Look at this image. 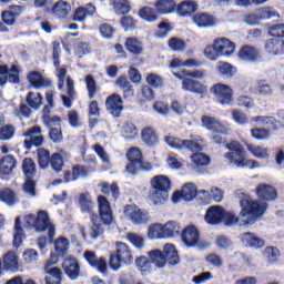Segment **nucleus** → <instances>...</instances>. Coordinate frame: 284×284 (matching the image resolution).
<instances>
[{"label":"nucleus","instance_id":"4468645a","mask_svg":"<svg viewBox=\"0 0 284 284\" xmlns=\"http://www.w3.org/2000/svg\"><path fill=\"white\" fill-rule=\"evenodd\" d=\"M239 59L241 61H246L247 63H258L263 61V52L256 47L244 45L237 52Z\"/></svg>","mask_w":284,"mask_h":284},{"label":"nucleus","instance_id":"aec40b11","mask_svg":"<svg viewBox=\"0 0 284 284\" xmlns=\"http://www.w3.org/2000/svg\"><path fill=\"white\" fill-rule=\"evenodd\" d=\"M182 90H184V92H191L192 94H207V85L187 75L183 79Z\"/></svg>","mask_w":284,"mask_h":284},{"label":"nucleus","instance_id":"9b49d317","mask_svg":"<svg viewBox=\"0 0 284 284\" xmlns=\"http://www.w3.org/2000/svg\"><path fill=\"white\" fill-rule=\"evenodd\" d=\"M164 141L173 150H191V152H199L201 150V144L194 140H183L174 135H169L164 138Z\"/></svg>","mask_w":284,"mask_h":284},{"label":"nucleus","instance_id":"bb28decb","mask_svg":"<svg viewBox=\"0 0 284 284\" xmlns=\"http://www.w3.org/2000/svg\"><path fill=\"white\" fill-rule=\"evenodd\" d=\"M225 209L221 206H211L206 211L205 222L209 225H221L223 223V213Z\"/></svg>","mask_w":284,"mask_h":284},{"label":"nucleus","instance_id":"e433bc0d","mask_svg":"<svg viewBox=\"0 0 284 284\" xmlns=\"http://www.w3.org/2000/svg\"><path fill=\"white\" fill-rule=\"evenodd\" d=\"M217 74H220V77H223V79H232V77H234V74H236L237 69L236 67L230 64V62H219L217 63Z\"/></svg>","mask_w":284,"mask_h":284},{"label":"nucleus","instance_id":"c756f323","mask_svg":"<svg viewBox=\"0 0 284 284\" xmlns=\"http://www.w3.org/2000/svg\"><path fill=\"white\" fill-rule=\"evenodd\" d=\"M192 21L197 28H214L216 26V18L205 12L193 16Z\"/></svg>","mask_w":284,"mask_h":284},{"label":"nucleus","instance_id":"13d9d810","mask_svg":"<svg viewBox=\"0 0 284 284\" xmlns=\"http://www.w3.org/2000/svg\"><path fill=\"white\" fill-rule=\"evenodd\" d=\"M255 91L257 94H261V97H272V85H270L265 80L257 81Z\"/></svg>","mask_w":284,"mask_h":284},{"label":"nucleus","instance_id":"39448f33","mask_svg":"<svg viewBox=\"0 0 284 284\" xmlns=\"http://www.w3.org/2000/svg\"><path fill=\"white\" fill-rule=\"evenodd\" d=\"M150 201L153 205H163L170 199L171 182L168 175H155L150 181Z\"/></svg>","mask_w":284,"mask_h":284},{"label":"nucleus","instance_id":"72a5a7b5","mask_svg":"<svg viewBox=\"0 0 284 284\" xmlns=\"http://www.w3.org/2000/svg\"><path fill=\"white\" fill-rule=\"evenodd\" d=\"M72 10V7L70 6V2H65L63 0L58 1L53 8L52 12L58 19H68V16L70 14Z\"/></svg>","mask_w":284,"mask_h":284},{"label":"nucleus","instance_id":"680f3d73","mask_svg":"<svg viewBox=\"0 0 284 284\" xmlns=\"http://www.w3.org/2000/svg\"><path fill=\"white\" fill-rule=\"evenodd\" d=\"M166 165L170 170H181L183 168V160L179 155L170 154L166 158Z\"/></svg>","mask_w":284,"mask_h":284},{"label":"nucleus","instance_id":"ddd939ff","mask_svg":"<svg viewBox=\"0 0 284 284\" xmlns=\"http://www.w3.org/2000/svg\"><path fill=\"white\" fill-rule=\"evenodd\" d=\"M62 268L70 281H77L81 276V265L79 260L74 256H67L63 258Z\"/></svg>","mask_w":284,"mask_h":284},{"label":"nucleus","instance_id":"5701e85b","mask_svg":"<svg viewBox=\"0 0 284 284\" xmlns=\"http://www.w3.org/2000/svg\"><path fill=\"white\" fill-rule=\"evenodd\" d=\"M61 52V49L59 48L58 42L53 43V61L54 65L57 68V77L59 79L58 88L60 90H63V85L65 83V74H68V69L63 65H59V53Z\"/></svg>","mask_w":284,"mask_h":284},{"label":"nucleus","instance_id":"4c0bfd02","mask_svg":"<svg viewBox=\"0 0 284 284\" xmlns=\"http://www.w3.org/2000/svg\"><path fill=\"white\" fill-rule=\"evenodd\" d=\"M142 141L145 143V145L154 146L156 143H159V135L156 134V131L154 129L146 126L142 130Z\"/></svg>","mask_w":284,"mask_h":284},{"label":"nucleus","instance_id":"3c124183","mask_svg":"<svg viewBox=\"0 0 284 284\" xmlns=\"http://www.w3.org/2000/svg\"><path fill=\"white\" fill-rule=\"evenodd\" d=\"M79 176H85V168H83V166H73L72 172L67 171L64 173V181H65V183H70L71 181H74L75 179H79Z\"/></svg>","mask_w":284,"mask_h":284},{"label":"nucleus","instance_id":"4d7b16f0","mask_svg":"<svg viewBox=\"0 0 284 284\" xmlns=\"http://www.w3.org/2000/svg\"><path fill=\"white\" fill-rule=\"evenodd\" d=\"M0 201L7 205H14V203H17V195L14 192H12V190L4 189L0 191Z\"/></svg>","mask_w":284,"mask_h":284},{"label":"nucleus","instance_id":"de8ad7c7","mask_svg":"<svg viewBox=\"0 0 284 284\" xmlns=\"http://www.w3.org/2000/svg\"><path fill=\"white\" fill-rule=\"evenodd\" d=\"M42 101L43 98L41 97V93L29 92L27 95V103L32 110H39V108H41Z\"/></svg>","mask_w":284,"mask_h":284},{"label":"nucleus","instance_id":"412c9836","mask_svg":"<svg viewBox=\"0 0 284 284\" xmlns=\"http://www.w3.org/2000/svg\"><path fill=\"white\" fill-rule=\"evenodd\" d=\"M19 83V68L12 65L8 69V65L0 67V85L3 87L6 83Z\"/></svg>","mask_w":284,"mask_h":284},{"label":"nucleus","instance_id":"774afa93","mask_svg":"<svg viewBox=\"0 0 284 284\" xmlns=\"http://www.w3.org/2000/svg\"><path fill=\"white\" fill-rule=\"evenodd\" d=\"M268 34H270V37H273L274 39H281V37L284 38V23L275 24V26L268 28Z\"/></svg>","mask_w":284,"mask_h":284},{"label":"nucleus","instance_id":"5fc2aeb1","mask_svg":"<svg viewBox=\"0 0 284 284\" xmlns=\"http://www.w3.org/2000/svg\"><path fill=\"white\" fill-rule=\"evenodd\" d=\"M126 239L136 250H143L145 247V240L138 233H128Z\"/></svg>","mask_w":284,"mask_h":284},{"label":"nucleus","instance_id":"f8f14e48","mask_svg":"<svg viewBox=\"0 0 284 284\" xmlns=\"http://www.w3.org/2000/svg\"><path fill=\"white\" fill-rule=\"evenodd\" d=\"M124 216L130 219L134 225H145L150 221V213L148 211H141L136 205L124 206Z\"/></svg>","mask_w":284,"mask_h":284},{"label":"nucleus","instance_id":"a878e982","mask_svg":"<svg viewBox=\"0 0 284 284\" xmlns=\"http://www.w3.org/2000/svg\"><path fill=\"white\" fill-rule=\"evenodd\" d=\"M98 206L100 212V219H102L105 225H110L112 223V209L110 207V202L105 196H98Z\"/></svg>","mask_w":284,"mask_h":284},{"label":"nucleus","instance_id":"49530a36","mask_svg":"<svg viewBox=\"0 0 284 284\" xmlns=\"http://www.w3.org/2000/svg\"><path fill=\"white\" fill-rule=\"evenodd\" d=\"M111 6L116 14H128L130 12V1L128 0H111Z\"/></svg>","mask_w":284,"mask_h":284},{"label":"nucleus","instance_id":"423d86ee","mask_svg":"<svg viewBox=\"0 0 284 284\" xmlns=\"http://www.w3.org/2000/svg\"><path fill=\"white\" fill-rule=\"evenodd\" d=\"M28 227H34L36 232H48L49 241L54 239V224L50 221V216L45 211H39L38 215L30 214L26 217Z\"/></svg>","mask_w":284,"mask_h":284},{"label":"nucleus","instance_id":"603ef678","mask_svg":"<svg viewBox=\"0 0 284 284\" xmlns=\"http://www.w3.org/2000/svg\"><path fill=\"white\" fill-rule=\"evenodd\" d=\"M257 14L260 17V21H267L270 19H274L278 17V12L271 7H263L257 10Z\"/></svg>","mask_w":284,"mask_h":284},{"label":"nucleus","instance_id":"2f4dec72","mask_svg":"<svg viewBox=\"0 0 284 284\" xmlns=\"http://www.w3.org/2000/svg\"><path fill=\"white\" fill-rule=\"evenodd\" d=\"M241 241L247 247H254L255 250H261V247L265 246V241L254 233H245L241 235Z\"/></svg>","mask_w":284,"mask_h":284},{"label":"nucleus","instance_id":"7ed1b4c3","mask_svg":"<svg viewBox=\"0 0 284 284\" xmlns=\"http://www.w3.org/2000/svg\"><path fill=\"white\" fill-rule=\"evenodd\" d=\"M69 250L70 240L67 237L61 236L54 241V248L44 265V274H47L44 277L45 284H61L63 272H61V268L57 266L52 267V265H57L59 260L63 258V256L68 254Z\"/></svg>","mask_w":284,"mask_h":284},{"label":"nucleus","instance_id":"a19ab883","mask_svg":"<svg viewBox=\"0 0 284 284\" xmlns=\"http://www.w3.org/2000/svg\"><path fill=\"white\" fill-rule=\"evenodd\" d=\"M246 150L255 156V159H270V150L256 144H246Z\"/></svg>","mask_w":284,"mask_h":284},{"label":"nucleus","instance_id":"052dcab7","mask_svg":"<svg viewBox=\"0 0 284 284\" xmlns=\"http://www.w3.org/2000/svg\"><path fill=\"white\" fill-rule=\"evenodd\" d=\"M139 16L143 19V21H146L148 23H153L156 21V13L154 12V9L150 7L140 9Z\"/></svg>","mask_w":284,"mask_h":284},{"label":"nucleus","instance_id":"e2e57ef3","mask_svg":"<svg viewBox=\"0 0 284 284\" xmlns=\"http://www.w3.org/2000/svg\"><path fill=\"white\" fill-rule=\"evenodd\" d=\"M97 215H92L91 221H92V226L90 230V236L91 239H99V236L103 235V226H101V224H97Z\"/></svg>","mask_w":284,"mask_h":284},{"label":"nucleus","instance_id":"f3484780","mask_svg":"<svg viewBox=\"0 0 284 284\" xmlns=\"http://www.w3.org/2000/svg\"><path fill=\"white\" fill-rule=\"evenodd\" d=\"M105 108L109 114L119 118L123 112V99L118 93H113L106 98Z\"/></svg>","mask_w":284,"mask_h":284},{"label":"nucleus","instance_id":"c85d7f7f","mask_svg":"<svg viewBox=\"0 0 284 284\" xmlns=\"http://www.w3.org/2000/svg\"><path fill=\"white\" fill-rule=\"evenodd\" d=\"M129 163L126 164L125 171L129 174H134V169L136 168V163L143 159V154L139 148H131L126 153Z\"/></svg>","mask_w":284,"mask_h":284},{"label":"nucleus","instance_id":"4be33fe9","mask_svg":"<svg viewBox=\"0 0 284 284\" xmlns=\"http://www.w3.org/2000/svg\"><path fill=\"white\" fill-rule=\"evenodd\" d=\"M214 43L220 57H232L236 50L234 42L227 38H217Z\"/></svg>","mask_w":284,"mask_h":284},{"label":"nucleus","instance_id":"79ce46f5","mask_svg":"<svg viewBox=\"0 0 284 284\" xmlns=\"http://www.w3.org/2000/svg\"><path fill=\"white\" fill-rule=\"evenodd\" d=\"M3 263L4 267L11 270V272H17V270H19V257L14 252L7 253L3 257Z\"/></svg>","mask_w":284,"mask_h":284},{"label":"nucleus","instance_id":"338daca9","mask_svg":"<svg viewBox=\"0 0 284 284\" xmlns=\"http://www.w3.org/2000/svg\"><path fill=\"white\" fill-rule=\"evenodd\" d=\"M204 57H206L209 59V61H217L219 60V57H221V54H219V50H216L215 42H213V45H207L204 49Z\"/></svg>","mask_w":284,"mask_h":284},{"label":"nucleus","instance_id":"dca6fc26","mask_svg":"<svg viewBox=\"0 0 284 284\" xmlns=\"http://www.w3.org/2000/svg\"><path fill=\"white\" fill-rule=\"evenodd\" d=\"M24 146L27 150H30L32 145L39 148L43 143V135L41 134V126H33L23 133Z\"/></svg>","mask_w":284,"mask_h":284},{"label":"nucleus","instance_id":"0e129e2a","mask_svg":"<svg viewBox=\"0 0 284 284\" xmlns=\"http://www.w3.org/2000/svg\"><path fill=\"white\" fill-rule=\"evenodd\" d=\"M232 119L237 123V125H247L248 119L247 114L243 113L241 110H233L232 111Z\"/></svg>","mask_w":284,"mask_h":284},{"label":"nucleus","instance_id":"ea45409f","mask_svg":"<svg viewBox=\"0 0 284 284\" xmlns=\"http://www.w3.org/2000/svg\"><path fill=\"white\" fill-rule=\"evenodd\" d=\"M222 223H224L226 227H232V225H236V223H240V225L244 227L250 225V224H243V220L241 219V212H240V216L237 217L234 213L227 212L225 210L222 216Z\"/></svg>","mask_w":284,"mask_h":284},{"label":"nucleus","instance_id":"a211bd4d","mask_svg":"<svg viewBox=\"0 0 284 284\" xmlns=\"http://www.w3.org/2000/svg\"><path fill=\"white\" fill-rule=\"evenodd\" d=\"M264 50L268 57H282L284 54V40L281 38H270L264 43Z\"/></svg>","mask_w":284,"mask_h":284},{"label":"nucleus","instance_id":"cd10ccee","mask_svg":"<svg viewBox=\"0 0 284 284\" xmlns=\"http://www.w3.org/2000/svg\"><path fill=\"white\" fill-rule=\"evenodd\" d=\"M27 80L30 83L31 88H34L36 90H41V88H48L50 85V80L48 78L43 77V74L39 71H31L27 75Z\"/></svg>","mask_w":284,"mask_h":284},{"label":"nucleus","instance_id":"6e6d98bb","mask_svg":"<svg viewBox=\"0 0 284 284\" xmlns=\"http://www.w3.org/2000/svg\"><path fill=\"white\" fill-rule=\"evenodd\" d=\"M84 83L87 85L89 99H94L97 97V80H94V75L88 74L84 78Z\"/></svg>","mask_w":284,"mask_h":284},{"label":"nucleus","instance_id":"09e8293b","mask_svg":"<svg viewBox=\"0 0 284 284\" xmlns=\"http://www.w3.org/2000/svg\"><path fill=\"white\" fill-rule=\"evenodd\" d=\"M122 136L126 141H132L139 136V129L132 123H126L122 129Z\"/></svg>","mask_w":284,"mask_h":284},{"label":"nucleus","instance_id":"7c9ffc66","mask_svg":"<svg viewBox=\"0 0 284 284\" xmlns=\"http://www.w3.org/2000/svg\"><path fill=\"white\" fill-rule=\"evenodd\" d=\"M191 161L193 163V170L199 173L203 172V170L210 165V156L201 152L193 153L191 155Z\"/></svg>","mask_w":284,"mask_h":284},{"label":"nucleus","instance_id":"bf43d9fd","mask_svg":"<svg viewBox=\"0 0 284 284\" xmlns=\"http://www.w3.org/2000/svg\"><path fill=\"white\" fill-rule=\"evenodd\" d=\"M251 136L253 139H256V141H265V140L270 139V136H272V134L270 133V129L255 128V129L251 130Z\"/></svg>","mask_w":284,"mask_h":284},{"label":"nucleus","instance_id":"0eeeda50","mask_svg":"<svg viewBox=\"0 0 284 284\" xmlns=\"http://www.w3.org/2000/svg\"><path fill=\"white\" fill-rule=\"evenodd\" d=\"M115 247L116 252L110 254V267L113 268L114 272H119L122 263H124V265L134 263V255H132L130 246L123 242H116Z\"/></svg>","mask_w":284,"mask_h":284},{"label":"nucleus","instance_id":"864d4df0","mask_svg":"<svg viewBox=\"0 0 284 284\" xmlns=\"http://www.w3.org/2000/svg\"><path fill=\"white\" fill-rule=\"evenodd\" d=\"M26 239V235L23 234V229H21V220L19 217L16 219L14 224V234H13V245L14 247H19L21 245V241Z\"/></svg>","mask_w":284,"mask_h":284},{"label":"nucleus","instance_id":"f03ea898","mask_svg":"<svg viewBox=\"0 0 284 284\" xmlns=\"http://www.w3.org/2000/svg\"><path fill=\"white\" fill-rule=\"evenodd\" d=\"M148 255L150 260L145 256L135 260V265L143 276H148L152 272V265H155L159 270H163L168 262L169 265H179L181 263L179 252H176V247L172 244L164 245L163 252L161 250H153Z\"/></svg>","mask_w":284,"mask_h":284},{"label":"nucleus","instance_id":"6ab92c4d","mask_svg":"<svg viewBox=\"0 0 284 284\" xmlns=\"http://www.w3.org/2000/svg\"><path fill=\"white\" fill-rule=\"evenodd\" d=\"M181 239L185 246L195 247L201 241V235L196 226L190 225L182 231Z\"/></svg>","mask_w":284,"mask_h":284},{"label":"nucleus","instance_id":"37998d69","mask_svg":"<svg viewBox=\"0 0 284 284\" xmlns=\"http://www.w3.org/2000/svg\"><path fill=\"white\" fill-rule=\"evenodd\" d=\"M175 6L176 3H174L173 0H158L155 2V8L161 14H170L171 12H174Z\"/></svg>","mask_w":284,"mask_h":284},{"label":"nucleus","instance_id":"69168bd1","mask_svg":"<svg viewBox=\"0 0 284 284\" xmlns=\"http://www.w3.org/2000/svg\"><path fill=\"white\" fill-rule=\"evenodd\" d=\"M169 48H171L173 52H183V50H185V41L179 38H171L169 40Z\"/></svg>","mask_w":284,"mask_h":284},{"label":"nucleus","instance_id":"6e6552de","mask_svg":"<svg viewBox=\"0 0 284 284\" xmlns=\"http://www.w3.org/2000/svg\"><path fill=\"white\" fill-rule=\"evenodd\" d=\"M210 92L220 105H232L234 103V89L229 84L217 82L211 87Z\"/></svg>","mask_w":284,"mask_h":284},{"label":"nucleus","instance_id":"c03bdc74","mask_svg":"<svg viewBox=\"0 0 284 284\" xmlns=\"http://www.w3.org/2000/svg\"><path fill=\"white\" fill-rule=\"evenodd\" d=\"M148 239H150L151 241H156V239H165L163 235V225L161 223L149 225Z\"/></svg>","mask_w":284,"mask_h":284},{"label":"nucleus","instance_id":"1a4fd4ad","mask_svg":"<svg viewBox=\"0 0 284 284\" xmlns=\"http://www.w3.org/2000/svg\"><path fill=\"white\" fill-rule=\"evenodd\" d=\"M22 172L27 179L23 185L24 194H29L31 197L37 196V193L34 192V181L32 180L34 174H37V164H34L32 159L27 158L23 160Z\"/></svg>","mask_w":284,"mask_h":284},{"label":"nucleus","instance_id":"b1692460","mask_svg":"<svg viewBox=\"0 0 284 284\" xmlns=\"http://www.w3.org/2000/svg\"><path fill=\"white\" fill-rule=\"evenodd\" d=\"M83 257L91 267H95L101 274H108V263L105 258L97 257V254L92 251L84 252Z\"/></svg>","mask_w":284,"mask_h":284},{"label":"nucleus","instance_id":"20e7f679","mask_svg":"<svg viewBox=\"0 0 284 284\" xmlns=\"http://www.w3.org/2000/svg\"><path fill=\"white\" fill-rule=\"evenodd\" d=\"M226 152L224 154V161L229 163V165H234L235 168H248V170H256V168H261L258 161L247 159V154L245 153V148L241 142L234 140L226 144Z\"/></svg>","mask_w":284,"mask_h":284},{"label":"nucleus","instance_id":"f704fd0d","mask_svg":"<svg viewBox=\"0 0 284 284\" xmlns=\"http://www.w3.org/2000/svg\"><path fill=\"white\" fill-rule=\"evenodd\" d=\"M162 232L164 239H174V236H179V234H181V224L175 221L166 222L162 225Z\"/></svg>","mask_w":284,"mask_h":284},{"label":"nucleus","instance_id":"f257e3e1","mask_svg":"<svg viewBox=\"0 0 284 284\" xmlns=\"http://www.w3.org/2000/svg\"><path fill=\"white\" fill-rule=\"evenodd\" d=\"M255 194L258 196V200H252L250 194L243 191L237 192L241 207V220L244 225H254V223H256V221L267 212V201H276L278 196L276 189L265 183L256 186Z\"/></svg>","mask_w":284,"mask_h":284},{"label":"nucleus","instance_id":"a18cd8bd","mask_svg":"<svg viewBox=\"0 0 284 284\" xmlns=\"http://www.w3.org/2000/svg\"><path fill=\"white\" fill-rule=\"evenodd\" d=\"M79 203L82 212H84L85 214H92V210L94 209V202H92V200L90 199V194H80Z\"/></svg>","mask_w":284,"mask_h":284},{"label":"nucleus","instance_id":"8fccbe9b","mask_svg":"<svg viewBox=\"0 0 284 284\" xmlns=\"http://www.w3.org/2000/svg\"><path fill=\"white\" fill-rule=\"evenodd\" d=\"M125 45L131 54H141L143 52V44L136 38H129Z\"/></svg>","mask_w":284,"mask_h":284},{"label":"nucleus","instance_id":"473e14b6","mask_svg":"<svg viewBox=\"0 0 284 284\" xmlns=\"http://www.w3.org/2000/svg\"><path fill=\"white\" fill-rule=\"evenodd\" d=\"M197 10L199 3L194 0L182 1L178 6V13L181 14V17H190V14H194Z\"/></svg>","mask_w":284,"mask_h":284},{"label":"nucleus","instance_id":"c9c22d12","mask_svg":"<svg viewBox=\"0 0 284 284\" xmlns=\"http://www.w3.org/2000/svg\"><path fill=\"white\" fill-rule=\"evenodd\" d=\"M63 161H68V153L61 150L57 153H53L50 163L54 172H61L63 170Z\"/></svg>","mask_w":284,"mask_h":284},{"label":"nucleus","instance_id":"393cba45","mask_svg":"<svg viewBox=\"0 0 284 284\" xmlns=\"http://www.w3.org/2000/svg\"><path fill=\"white\" fill-rule=\"evenodd\" d=\"M19 162L13 155H4L0 159V175L10 176L17 170Z\"/></svg>","mask_w":284,"mask_h":284},{"label":"nucleus","instance_id":"2eb2a0df","mask_svg":"<svg viewBox=\"0 0 284 284\" xmlns=\"http://www.w3.org/2000/svg\"><path fill=\"white\" fill-rule=\"evenodd\" d=\"M197 187L194 183H186L182 186L181 191L173 193L172 201L173 203H181L183 201H194L197 194Z\"/></svg>","mask_w":284,"mask_h":284},{"label":"nucleus","instance_id":"58836bf2","mask_svg":"<svg viewBox=\"0 0 284 284\" xmlns=\"http://www.w3.org/2000/svg\"><path fill=\"white\" fill-rule=\"evenodd\" d=\"M42 119L44 125L50 130H52V128H61V118L57 115L50 116V109L48 106H44L43 109Z\"/></svg>","mask_w":284,"mask_h":284},{"label":"nucleus","instance_id":"9d476101","mask_svg":"<svg viewBox=\"0 0 284 284\" xmlns=\"http://www.w3.org/2000/svg\"><path fill=\"white\" fill-rule=\"evenodd\" d=\"M202 125L206 130H210V132H215V134H223L224 136L232 134V128L230 126V123L221 122V120L210 115L202 116Z\"/></svg>","mask_w":284,"mask_h":284}]
</instances>
